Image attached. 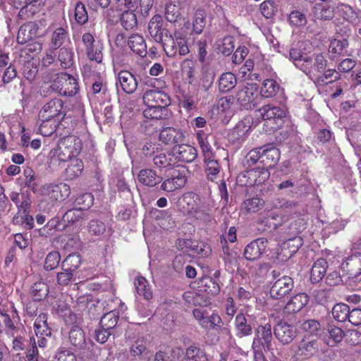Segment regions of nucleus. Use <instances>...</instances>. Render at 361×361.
<instances>
[{"label":"nucleus","mask_w":361,"mask_h":361,"mask_svg":"<svg viewBox=\"0 0 361 361\" xmlns=\"http://www.w3.org/2000/svg\"><path fill=\"white\" fill-rule=\"evenodd\" d=\"M190 21L183 18V27L176 30L173 35H167L168 31L163 28V19L161 16H154L148 25V32L151 37L157 43L162 44L166 55L169 57H175L177 54L185 56L190 53L188 44L186 30L190 28Z\"/></svg>","instance_id":"obj_1"},{"label":"nucleus","mask_w":361,"mask_h":361,"mask_svg":"<svg viewBox=\"0 0 361 361\" xmlns=\"http://www.w3.org/2000/svg\"><path fill=\"white\" fill-rule=\"evenodd\" d=\"M302 44L298 42V47L290 49V59L295 67L305 73L312 80L323 72L326 66V60L322 54L309 55L300 50Z\"/></svg>","instance_id":"obj_2"},{"label":"nucleus","mask_w":361,"mask_h":361,"mask_svg":"<svg viewBox=\"0 0 361 361\" xmlns=\"http://www.w3.org/2000/svg\"><path fill=\"white\" fill-rule=\"evenodd\" d=\"M178 207L184 212L192 215L204 222L213 220L212 207L207 200L202 198L196 193H185L178 200Z\"/></svg>","instance_id":"obj_3"},{"label":"nucleus","mask_w":361,"mask_h":361,"mask_svg":"<svg viewBox=\"0 0 361 361\" xmlns=\"http://www.w3.org/2000/svg\"><path fill=\"white\" fill-rule=\"evenodd\" d=\"M82 142L80 138L69 135L61 138L48 155L50 164L56 165L71 160L81 152Z\"/></svg>","instance_id":"obj_4"},{"label":"nucleus","mask_w":361,"mask_h":361,"mask_svg":"<svg viewBox=\"0 0 361 361\" xmlns=\"http://www.w3.org/2000/svg\"><path fill=\"white\" fill-rule=\"evenodd\" d=\"M44 85H49L53 91L61 95L73 96L79 90L77 80L66 73H49L44 76Z\"/></svg>","instance_id":"obj_5"},{"label":"nucleus","mask_w":361,"mask_h":361,"mask_svg":"<svg viewBox=\"0 0 361 361\" xmlns=\"http://www.w3.org/2000/svg\"><path fill=\"white\" fill-rule=\"evenodd\" d=\"M260 115L265 121V126L270 130L275 131L279 129L283 124V119L286 112L283 107L265 105L259 109Z\"/></svg>","instance_id":"obj_6"},{"label":"nucleus","mask_w":361,"mask_h":361,"mask_svg":"<svg viewBox=\"0 0 361 361\" xmlns=\"http://www.w3.org/2000/svg\"><path fill=\"white\" fill-rule=\"evenodd\" d=\"M236 99L244 109H250L257 106L260 99L257 85L253 83L245 85L238 91Z\"/></svg>","instance_id":"obj_7"},{"label":"nucleus","mask_w":361,"mask_h":361,"mask_svg":"<svg viewBox=\"0 0 361 361\" xmlns=\"http://www.w3.org/2000/svg\"><path fill=\"white\" fill-rule=\"evenodd\" d=\"M39 194L48 196L54 201H63L69 197L71 188L66 183L45 184L39 189Z\"/></svg>","instance_id":"obj_8"},{"label":"nucleus","mask_w":361,"mask_h":361,"mask_svg":"<svg viewBox=\"0 0 361 361\" xmlns=\"http://www.w3.org/2000/svg\"><path fill=\"white\" fill-rule=\"evenodd\" d=\"M82 41L85 47L87 58L90 61L101 63L103 59V44L99 41L95 42L94 36L89 32L83 34Z\"/></svg>","instance_id":"obj_9"},{"label":"nucleus","mask_w":361,"mask_h":361,"mask_svg":"<svg viewBox=\"0 0 361 361\" xmlns=\"http://www.w3.org/2000/svg\"><path fill=\"white\" fill-rule=\"evenodd\" d=\"M63 102L60 99H53L46 103L39 113V118L57 121L64 116Z\"/></svg>","instance_id":"obj_10"},{"label":"nucleus","mask_w":361,"mask_h":361,"mask_svg":"<svg viewBox=\"0 0 361 361\" xmlns=\"http://www.w3.org/2000/svg\"><path fill=\"white\" fill-rule=\"evenodd\" d=\"M272 334L271 326L267 323L259 325L255 329V335L252 343V348L259 349L262 346L264 350H269L271 345Z\"/></svg>","instance_id":"obj_11"},{"label":"nucleus","mask_w":361,"mask_h":361,"mask_svg":"<svg viewBox=\"0 0 361 361\" xmlns=\"http://www.w3.org/2000/svg\"><path fill=\"white\" fill-rule=\"evenodd\" d=\"M294 287V282L291 277L283 276L278 279L271 286L270 295L274 299H281L288 294Z\"/></svg>","instance_id":"obj_12"},{"label":"nucleus","mask_w":361,"mask_h":361,"mask_svg":"<svg viewBox=\"0 0 361 361\" xmlns=\"http://www.w3.org/2000/svg\"><path fill=\"white\" fill-rule=\"evenodd\" d=\"M197 156V149L189 145H178L173 147L171 157L176 164L179 161L190 163Z\"/></svg>","instance_id":"obj_13"},{"label":"nucleus","mask_w":361,"mask_h":361,"mask_svg":"<svg viewBox=\"0 0 361 361\" xmlns=\"http://www.w3.org/2000/svg\"><path fill=\"white\" fill-rule=\"evenodd\" d=\"M268 246V240L264 238H257L250 243L245 248L244 256L247 260L259 259Z\"/></svg>","instance_id":"obj_14"},{"label":"nucleus","mask_w":361,"mask_h":361,"mask_svg":"<svg viewBox=\"0 0 361 361\" xmlns=\"http://www.w3.org/2000/svg\"><path fill=\"white\" fill-rule=\"evenodd\" d=\"M274 335L283 344L290 343L296 336V328L287 322H280L274 329Z\"/></svg>","instance_id":"obj_15"},{"label":"nucleus","mask_w":361,"mask_h":361,"mask_svg":"<svg viewBox=\"0 0 361 361\" xmlns=\"http://www.w3.org/2000/svg\"><path fill=\"white\" fill-rule=\"evenodd\" d=\"M142 99L147 106H167L170 103V98L166 93L154 90L145 92Z\"/></svg>","instance_id":"obj_16"},{"label":"nucleus","mask_w":361,"mask_h":361,"mask_svg":"<svg viewBox=\"0 0 361 361\" xmlns=\"http://www.w3.org/2000/svg\"><path fill=\"white\" fill-rule=\"evenodd\" d=\"M117 86H120L121 90L127 93H133L137 87V82L135 76L128 71H120L117 75Z\"/></svg>","instance_id":"obj_17"},{"label":"nucleus","mask_w":361,"mask_h":361,"mask_svg":"<svg viewBox=\"0 0 361 361\" xmlns=\"http://www.w3.org/2000/svg\"><path fill=\"white\" fill-rule=\"evenodd\" d=\"M187 182V176L185 172L176 171L174 172L172 177L165 180L161 184L162 190L166 192H173L180 188H183Z\"/></svg>","instance_id":"obj_18"},{"label":"nucleus","mask_w":361,"mask_h":361,"mask_svg":"<svg viewBox=\"0 0 361 361\" xmlns=\"http://www.w3.org/2000/svg\"><path fill=\"white\" fill-rule=\"evenodd\" d=\"M319 347L317 339L305 336L298 345V354L305 357H311L316 354Z\"/></svg>","instance_id":"obj_19"},{"label":"nucleus","mask_w":361,"mask_h":361,"mask_svg":"<svg viewBox=\"0 0 361 361\" xmlns=\"http://www.w3.org/2000/svg\"><path fill=\"white\" fill-rule=\"evenodd\" d=\"M309 302V297L305 293H300L292 296L286 305L284 310L288 313H295L300 311Z\"/></svg>","instance_id":"obj_20"},{"label":"nucleus","mask_w":361,"mask_h":361,"mask_svg":"<svg viewBox=\"0 0 361 361\" xmlns=\"http://www.w3.org/2000/svg\"><path fill=\"white\" fill-rule=\"evenodd\" d=\"M38 29L37 25L34 22H30L23 25L18 32V42L23 44L35 38L38 35Z\"/></svg>","instance_id":"obj_21"},{"label":"nucleus","mask_w":361,"mask_h":361,"mask_svg":"<svg viewBox=\"0 0 361 361\" xmlns=\"http://www.w3.org/2000/svg\"><path fill=\"white\" fill-rule=\"evenodd\" d=\"M159 140L166 145L178 144L183 142L184 135L180 130L169 127L161 130Z\"/></svg>","instance_id":"obj_22"},{"label":"nucleus","mask_w":361,"mask_h":361,"mask_svg":"<svg viewBox=\"0 0 361 361\" xmlns=\"http://www.w3.org/2000/svg\"><path fill=\"white\" fill-rule=\"evenodd\" d=\"M337 12L345 21L353 25H358L361 23V12H355L349 5L339 4Z\"/></svg>","instance_id":"obj_23"},{"label":"nucleus","mask_w":361,"mask_h":361,"mask_svg":"<svg viewBox=\"0 0 361 361\" xmlns=\"http://www.w3.org/2000/svg\"><path fill=\"white\" fill-rule=\"evenodd\" d=\"M262 163L267 167L275 166L280 159L279 149L272 145L262 147Z\"/></svg>","instance_id":"obj_24"},{"label":"nucleus","mask_w":361,"mask_h":361,"mask_svg":"<svg viewBox=\"0 0 361 361\" xmlns=\"http://www.w3.org/2000/svg\"><path fill=\"white\" fill-rule=\"evenodd\" d=\"M214 276L215 278L204 276L201 279L200 282L202 291L211 295H216L220 292V286L219 283V271H216Z\"/></svg>","instance_id":"obj_25"},{"label":"nucleus","mask_w":361,"mask_h":361,"mask_svg":"<svg viewBox=\"0 0 361 361\" xmlns=\"http://www.w3.org/2000/svg\"><path fill=\"white\" fill-rule=\"evenodd\" d=\"M137 180L141 184L154 187L161 181V178L152 169H142L137 174Z\"/></svg>","instance_id":"obj_26"},{"label":"nucleus","mask_w":361,"mask_h":361,"mask_svg":"<svg viewBox=\"0 0 361 361\" xmlns=\"http://www.w3.org/2000/svg\"><path fill=\"white\" fill-rule=\"evenodd\" d=\"M312 14L318 20H329L334 17V8L326 1L317 3L312 8Z\"/></svg>","instance_id":"obj_27"},{"label":"nucleus","mask_w":361,"mask_h":361,"mask_svg":"<svg viewBox=\"0 0 361 361\" xmlns=\"http://www.w3.org/2000/svg\"><path fill=\"white\" fill-rule=\"evenodd\" d=\"M180 243H185L186 246H189V250L200 257H206L212 252L210 245L204 241L180 240L179 244Z\"/></svg>","instance_id":"obj_28"},{"label":"nucleus","mask_w":361,"mask_h":361,"mask_svg":"<svg viewBox=\"0 0 361 361\" xmlns=\"http://www.w3.org/2000/svg\"><path fill=\"white\" fill-rule=\"evenodd\" d=\"M128 45L134 53L140 56H145L147 54V44L140 35H131L128 38Z\"/></svg>","instance_id":"obj_29"},{"label":"nucleus","mask_w":361,"mask_h":361,"mask_svg":"<svg viewBox=\"0 0 361 361\" xmlns=\"http://www.w3.org/2000/svg\"><path fill=\"white\" fill-rule=\"evenodd\" d=\"M344 335V331L340 327L334 324H328L325 335L326 343L333 347L343 340Z\"/></svg>","instance_id":"obj_30"},{"label":"nucleus","mask_w":361,"mask_h":361,"mask_svg":"<svg viewBox=\"0 0 361 361\" xmlns=\"http://www.w3.org/2000/svg\"><path fill=\"white\" fill-rule=\"evenodd\" d=\"M34 329L37 337L50 336L51 334V328L47 324V314H39L34 322Z\"/></svg>","instance_id":"obj_31"},{"label":"nucleus","mask_w":361,"mask_h":361,"mask_svg":"<svg viewBox=\"0 0 361 361\" xmlns=\"http://www.w3.org/2000/svg\"><path fill=\"white\" fill-rule=\"evenodd\" d=\"M252 126V118L250 116H246L238 123L233 131V135L238 140L245 139Z\"/></svg>","instance_id":"obj_32"},{"label":"nucleus","mask_w":361,"mask_h":361,"mask_svg":"<svg viewBox=\"0 0 361 361\" xmlns=\"http://www.w3.org/2000/svg\"><path fill=\"white\" fill-rule=\"evenodd\" d=\"M293 254L289 250L284 249L283 243L274 250H271L267 255L268 259L272 263L278 264L288 260Z\"/></svg>","instance_id":"obj_33"},{"label":"nucleus","mask_w":361,"mask_h":361,"mask_svg":"<svg viewBox=\"0 0 361 361\" xmlns=\"http://www.w3.org/2000/svg\"><path fill=\"white\" fill-rule=\"evenodd\" d=\"M209 135L202 130H199L196 133V138L197 143L202 150L204 158L209 159L213 158L214 152L212 147L208 140Z\"/></svg>","instance_id":"obj_34"},{"label":"nucleus","mask_w":361,"mask_h":361,"mask_svg":"<svg viewBox=\"0 0 361 361\" xmlns=\"http://www.w3.org/2000/svg\"><path fill=\"white\" fill-rule=\"evenodd\" d=\"M327 262L324 258L318 259L313 264L311 273L310 279L314 283L319 282L325 276L327 268Z\"/></svg>","instance_id":"obj_35"},{"label":"nucleus","mask_w":361,"mask_h":361,"mask_svg":"<svg viewBox=\"0 0 361 361\" xmlns=\"http://www.w3.org/2000/svg\"><path fill=\"white\" fill-rule=\"evenodd\" d=\"M69 161L70 163L65 169L64 174L66 180H71L81 175L84 169V165L82 161L79 159H72Z\"/></svg>","instance_id":"obj_36"},{"label":"nucleus","mask_w":361,"mask_h":361,"mask_svg":"<svg viewBox=\"0 0 361 361\" xmlns=\"http://www.w3.org/2000/svg\"><path fill=\"white\" fill-rule=\"evenodd\" d=\"M343 268L348 269L350 274L357 276L361 274V253L356 252L349 257L345 263L342 264Z\"/></svg>","instance_id":"obj_37"},{"label":"nucleus","mask_w":361,"mask_h":361,"mask_svg":"<svg viewBox=\"0 0 361 361\" xmlns=\"http://www.w3.org/2000/svg\"><path fill=\"white\" fill-rule=\"evenodd\" d=\"M236 84L237 78L235 75L231 72L223 73L219 80V88L221 92H226L231 90Z\"/></svg>","instance_id":"obj_38"},{"label":"nucleus","mask_w":361,"mask_h":361,"mask_svg":"<svg viewBox=\"0 0 361 361\" xmlns=\"http://www.w3.org/2000/svg\"><path fill=\"white\" fill-rule=\"evenodd\" d=\"M134 285L138 295L143 296L147 300L152 298V291L145 278L142 276L136 277Z\"/></svg>","instance_id":"obj_39"},{"label":"nucleus","mask_w":361,"mask_h":361,"mask_svg":"<svg viewBox=\"0 0 361 361\" xmlns=\"http://www.w3.org/2000/svg\"><path fill=\"white\" fill-rule=\"evenodd\" d=\"M348 47V42L347 39H334L331 40L329 46V52L331 57L334 59L344 54Z\"/></svg>","instance_id":"obj_40"},{"label":"nucleus","mask_w":361,"mask_h":361,"mask_svg":"<svg viewBox=\"0 0 361 361\" xmlns=\"http://www.w3.org/2000/svg\"><path fill=\"white\" fill-rule=\"evenodd\" d=\"M235 328L237 329V335L240 337L249 336L252 333L251 326L247 324L245 315L242 313L237 314L235 321Z\"/></svg>","instance_id":"obj_41"},{"label":"nucleus","mask_w":361,"mask_h":361,"mask_svg":"<svg viewBox=\"0 0 361 361\" xmlns=\"http://www.w3.org/2000/svg\"><path fill=\"white\" fill-rule=\"evenodd\" d=\"M166 106H147L143 111V116L148 119H162L166 116Z\"/></svg>","instance_id":"obj_42"},{"label":"nucleus","mask_w":361,"mask_h":361,"mask_svg":"<svg viewBox=\"0 0 361 361\" xmlns=\"http://www.w3.org/2000/svg\"><path fill=\"white\" fill-rule=\"evenodd\" d=\"M118 318V312L115 310H111L101 318L100 325L111 331L116 326Z\"/></svg>","instance_id":"obj_43"},{"label":"nucleus","mask_w":361,"mask_h":361,"mask_svg":"<svg viewBox=\"0 0 361 361\" xmlns=\"http://www.w3.org/2000/svg\"><path fill=\"white\" fill-rule=\"evenodd\" d=\"M69 340L73 345L82 348L85 343L82 330L77 326H73L69 332Z\"/></svg>","instance_id":"obj_44"},{"label":"nucleus","mask_w":361,"mask_h":361,"mask_svg":"<svg viewBox=\"0 0 361 361\" xmlns=\"http://www.w3.org/2000/svg\"><path fill=\"white\" fill-rule=\"evenodd\" d=\"M303 213L297 216L290 225V231L293 234H299L306 228L308 218L305 216L306 211L303 210Z\"/></svg>","instance_id":"obj_45"},{"label":"nucleus","mask_w":361,"mask_h":361,"mask_svg":"<svg viewBox=\"0 0 361 361\" xmlns=\"http://www.w3.org/2000/svg\"><path fill=\"white\" fill-rule=\"evenodd\" d=\"M216 49L219 53L225 56L230 55L234 49V39L231 36H227L216 42Z\"/></svg>","instance_id":"obj_46"},{"label":"nucleus","mask_w":361,"mask_h":361,"mask_svg":"<svg viewBox=\"0 0 361 361\" xmlns=\"http://www.w3.org/2000/svg\"><path fill=\"white\" fill-rule=\"evenodd\" d=\"M279 89V85L273 79L264 80L261 87V95L264 97L274 96Z\"/></svg>","instance_id":"obj_47"},{"label":"nucleus","mask_w":361,"mask_h":361,"mask_svg":"<svg viewBox=\"0 0 361 361\" xmlns=\"http://www.w3.org/2000/svg\"><path fill=\"white\" fill-rule=\"evenodd\" d=\"M48 285L42 281L34 283L32 287V295L35 300L41 301L46 298L49 293Z\"/></svg>","instance_id":"obj_48"},{"label":"nucleus","mask_w":361,"mask_h":361,"mask_svg":"<svg viewBox=\"0 0 361 361\" xmlns=\"http://www.w3.org/2000/svg\"><path fill=\"white\" fill-rule=\"evenodd\" d=\"M349 306L344 303H338L332 309L331 313L334 319L339 322H345L349 316Z\"/></svg>","instance_id":"obj_49"},{"label":"nucleus","mask_w":361,"mask_h":361,"mask_svg":"<svg viewBox=\"0 0 361 361\" xmlns=\"http://www.w3.org/2000/svg\"><path fill=\"white\" fill-rule=\"evenodd\" d=\"M181 71L188 82L192 85L195 80V63L190 59H185L181 63Z\"/></svg>","instance_id":"obj_50"},{"label":"nucleus","mask_w":361,"mask_h":361,"mask_svg":"<svg viewBox=\"0 0 361 361\" xmlns=\"http://www.w3.org/2000/svg\"><path fill=\"white\" fill-rule=\"evenodd\" d=\"M264 203L258 197L247 199L242 204V209L247 213H255L262 208Z\"/></svg>","instance_id":"obj_51"},{"label":"nucleus","mask_w":361,"mask_h":361,"mask_svg":"<svg viewBox=\"0 0 361 361\" xmlns=\"http://www.w3.org/2000/svg\"><path fill=\"white\" fill-rule=\"evenodd\" d=\"M206 14L202 9H197L195 13L192 21V29L196 34H201L205 27Z\"/></svg>","instance_id":"obj_52"},{"label":"nucleus","mask_w":361,"mask_h":361,"mask_svg":"<svg viewBox=\"0 0 361 361\" xmlns=\"http://www.w3.org/2000/svg\"><path fill=\"white\" fill-rule=\"evenodd\" d=\"M339 73L336 70L329 69L324 73H320L317 78L312 80L318 84H328L331 83L339 78Z\"/></svg>","instance_id":"obj_53"},{"label":"nucleus","mask_w":361,"mask_h":361,"mask_svg":"<svg viewBox=\"0 0 361 361\" xmlns=\"http://www.w3.org/2000/svg\"><path fill=\"white\" fill-rule=\"evenodd\" d=\"M183 361H207L205 353L198 348L190 346L186 350Z\"/></svg>","instance_id":"obj_54"},{"label":"nucleus","mask_w":361,"mask_h":361,"mask_svg":"<svg viewBox=\"0 0 361 361\" xmlns=\"http://www.w3.org/2000/svg\"><path fill=\"white\" fill-rule=\"evenodd\" d=\"M153 161L154 165L159 168H171L176 164V161L171 157V153L168 155L164 153L157 154Z\"/></svg>","instance_id":"obj_55"},{"label":"nucleus","mask_w":361,"mask_h":361,"mask_svg":"<svg viewBox=\"0 0 361 361\" xmlns=\"http://www.w3.org/2000/svg\"><path fill=\"white\" fill-rule=\"evenodd\" d=\"M71 298L68 295H60L51 302L53 308L59 313H65L69 310L68 300Z\"/></svg>","instance_id":"obj_56"},{"label":"nucleus","mask_w":361,"mask_h":361,"mask_svg":"<svg viewBox=\"0 0 361 361\" xmlns=\"http://www.w3.org/2000/svg\"><path fill=\"white\" fill-rule=\"evenodd\" d=\"M59 60L63 68L72 67L74 63L73 51L67 48H61L59 54Z\"/></svg>","instance_id":"obj_57"},{"label":"nucleus","mask_w":361,"mask_h":361,"mask_svg":"<svg viewBox=\"0 0 361 361\" xmlns=\"http://www.w3.org/2000/svg\"><path fill=\"white\" fill-rule=\"evenodd\" d=\"M80 263L81 259L79 255L71 254L62 262V268L63 270L73 272L80 267Z\"/></svg>","instance_id":"obj_58"},{"label":"nucleus","mask_w":361,"mask_h":361,"mask_svg":"<svg viewBox=\"0 0 361 361\" xmlns=\"http://www.w3.org/2000/svg\"><path fill=\"white\" fill-rule=\"evenodd\" d=\"M121 23L126 30L134 28L137 23L135 14L132 11H125L121 17Z\"/></svg>","instance_id":"obj_59"},{"label":"nucleus","mask_w":361,"mask_h":361,"mask_svg":"<svg viewBox=\"0 0 361 361\" xmlns=\"http://www.w3.org/2000/svg\"><path fill=\"white\" fill-rule=\"evenodd\" d=\"M39 132L43 136H50L56 130V121L39 119Z\"/></svg>","instance_id":"obj_60"},{"label":"nucleus","mask_w":361,"mask_h":361,"mask_svg":"<svg viewBox=\"0 0 361 361\" xmlns=\"http://www.w3.org/2000/svg\"><path fill=\"white\" fill-rule=\"evenodd\" d=\"M320 323L315 319H308L301 324V329L310 336H317L320 331Z\"/></svg>","instance_id":"obj_61"},{"label":"nucleus","mask_w":361,"mask_h":361,"mask_svg":"<svg viewBox=\"0 0 361 361\" xmlns=\"http://www.w3.org/2000/svg\"><path fill=\"white\" fill-rule=\"evenodd\" d=\"M61 260V255L59 252L53 251L49 252L44 261V269L51 271L56 269Z\"/></svg>","instance_id":"obj_62"},{"label":"nucleus","mask_w":361,"mask_h":361,"mask_svg":"<svg viewBox=\"0 0 361 361\" xmlns=\"http://www.w3.org/2000/svg\"><path fill=\"white\" fill-rule=\"evenodd\" d=\"M180 16V13L179 8L176 4L171 2L166 4L165 8V17L169 22L175 23Z\"/></svg>","instance_id":"obj_63"},{"label":"nucleus","mask_w":361,"mask_h":361,"mask_svg":"<svg viewBox=\"0 0 361 361\" xmlns=\"http://www.w3.org/2000/svg\"><path fill=\"white\" fill-rule=\"evenodd\" d=\"M67 37V32L63 27L56 29L51 36V44L54 49L60 47Z\"/></svg>","instance_id":"obj_64"}]
</instances>
